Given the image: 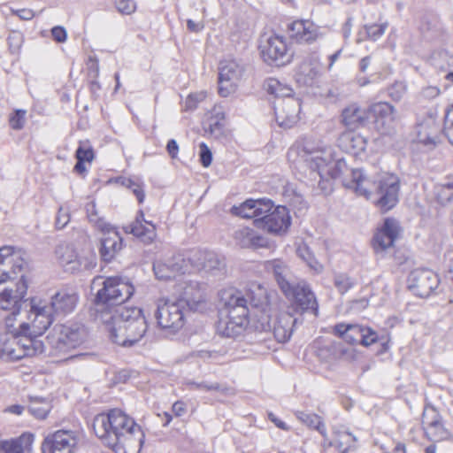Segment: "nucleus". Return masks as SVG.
Segmentation results:
<instances>
[{"label":"nucleus","mask_w":453,"mask_h":453,"mask_svg":"<svg viewBox=\"0 0 453 453\" xmlns=\"http://www.w3.org/2000/svg\"><path fill=\"white\" fill-rule=\"evenodd\" d=\"M333 441H328V446H334L340 453H347L356 448L357 438L348 431H334Z\"/></svg>","instance_id":"58836bf2"},{"label":"nucleus","mask_w":453,"mask_h":453,"mask_svg":"<svg viewBox=\"0 0 453 453\" xmlns=\"http://www.w3.org/2000/svg\"><path fill=\"white\" fill-rule=\"evenodd\" d=\"M265 270L273 273L283 294L289 293V288L297 281L287 264L280 259L266 261Z\"/></svg>","instance_id":"bb28decb"},{"label":"nucleus","mask_w":453,"mask_h":453,"mask_svg":"<svg viewBox=\"0 0 453 453\" xmlns=\"http://www.w3.org/2000/svg\"><path fill=\"white\" fill-rule=\"evenodd\" d=\"M115 6L118 12L124 15H130L136 10V4L134 0H117Z\"/></svg>","instance_id":"4d7b16f0"},{"label":"nucleus","mask_w":453,"mask_h":453,"mask_svg":"<svg viewBox=\"0 0 453 453\" xmlns=\"http://www.w3.org/2000/svg\"><path fill=\"white\" fill-rule=\"evenodd\" d=\"M28 264L20 251H14L12 247L0 249V272H9L12 276H18L27 270Z\"/></svg>","instance_id":"5701e85b"},{"label":"nucleus","mask_w":453,"mask_h":453,"mask_svg":"<svg viewBox=\"0 0 453 453\" xmlns=\"http://www.w3.org/2000/svg\"><path fill=\"white\" fill-rule=\"evenodd\" d=\"M331 149V147L322 144L321 142L303 138L289 149L288 157H291L296 155L299 161L306 163L311 170L318 169L320 165L319 157H324V150Z\"/></svg>","instance_id":"4468645a"},{"label":"nucleus","mask_w":453,"mask_h":453,"mask_svg":"<svg viewBox=\"0 0 453 453\" xmlns=\"http://www.w3.org/2000/svg\"><path fill=\"white\" fill-rule=\"evenodd\" d=\"M347 188L372 200L383 212L394 208L398 203L399 178L387 172L365 173L363 169L351 171V180L344 182Z\"/></svg>","instance_id":"f03ea898"},{"label":"nucleus","mask_w":453,"mask_h":453,"mask_svg":"<svg viewBox=\"0 0 453 453\" xmlns=\"http://www.w3.org/2000/svg\"><path fill=\"white\" fill-rule=\"evenodd\" d=\"M18 276H12L9 272H0V286L7 280H12ZM27 290V284L25 280V274H20L19 282L12 287H6L0 289V308L3 310L19 311V303L25 297Z\"/></svg>","instance_id":"f8f14e48"},{"label":"nucleus","mask_w":453,"mask_h":453,"mask_svg":"<svg viewBox=\"0 0 453 453\" xmlns=\"http://www.w3.org/2000/svg\"><path fill=\"white\" fill-rule=\"evenodd\" d=\"M55 254L66 272L73 273L81 270V262L73 245L61 243L56 248Z\"/></svg>","instance_id":"7c9ffc66"},{"label":"nucleus","mask_w":453,"mask_h":453,"mask_svg":"<svg viewBox=\"0 0 453 453\" xmlns=\"http://www.w3.org/2000/svg\"><path fill=\"white\" fill-rule=\"evenodd\" d=\"M121 183L134 193L139 203H142L144 201L145 194L140 183H137L131 179H124Z\"/></svg>","instance_id":"5fc2aeb1"},{"label":"nucleus","mask_w":453,"mask_h":453,"mask_svg":"<svg viewBox=\"0 0 453 453\" xmlns=\"http://www.w3.org/2000/svg\"><path fill=\"white\" fill-rule=\"evenodd\" d=\"M388 27V23L382 24H372L365 26L366 35L372 41L378 40L382 35H384Z\"/></svg>","instance_id":"864d4df0"},{"label":"nucleus","mask_w":453,"mask_h":453,"mask_svg":"<svg viewBox=\"0 0 453 453\" xmlns=\"http://www.w3.org/2000/svg\"><path fill=\"white\" fill-rule=\"evenodd\" d=\"M76 443L73 432L59 430L44 439L42 450V453H73Z\"/></svg>","instance_id":"aec40b11"},{"label":"nucleus","mask_w":453,"mask_h":453,"mask_svg":"<svg viewBox=\"0 0 453 453\" xmlns=\"http://www.w3.org/2000/svg\"><path fill=\"white\" fill-rule=\"evenodd\" d=\"M431 64L441 72L451 70L453 69V54L445 50H437L431 56Z\"/></svg>","instance_id":"37998d69"},{"label":"nucleus","mask_w":453,"mask_h":453,"mask_svg":"<svg viewBox=\"0 0 453 453\" xmlns=\"http://www.w3.org/2000/svg\"><path fill=\"white\" fill-rule=\"evenodd\" d=\"M274 110L279 126L290 128L299 120L301 104L297 98H288L283 100Z\"/></svg>","instance_id":"a878e982"},{"label":"nucleus","mask_w":453,"mask_h":453,"mask_svg":"<svg viewBox=\"0 0 453 453\" xmlns=\"http://www.w3.org/2000/svg\"><path fill=\"white\" fill-rule=\"evenodd\" d=\"M248 296L250 298L248 304L252 308L259 309L263 312V319L267 321L268 327H270V316L268 314L270 311V300L266 289L258 285L254 290L248 293Z\"/></svg>","instance_id":"c9c22d12"},{"label":"nucleus","mask_w":453,"mask_h":453,"mask_svg":"<svg viewBox=\"0 0 453 453\" xmlns=\"http://www.w3.org/2000/svg\"><path fill=\"white\" fill-rule=\"evenodd\" d=\"M297 323V319L294 318L290 312H281L277 317L273 326V335L279 342H288Z\"/></svg>","instance_id":"2f4dec72"},{"label":"nucleus","mask_w":453,"mask_h":453,"mask_svg":"<svg viewBox=\"0 0 453 453\" xmlns=\"http://www.w3.org/2000/svg\"><path fill=\"white\" fill-rule=\"evenodd\" d=\"M422 423L424 425L426 435L429 440L439 441L449 436V433L444 428L435 410H426L423 413Z\"/></svg>","instance_id":"c85d7f7f"},{"label":"nucleus","mask_w":453,"mask_h":453,"mask_svg":"<svg viewBox=\"0 0 453 453\" xmlns=\"http://www.w3.org/2000/svg\"><path fill=\"white\" fill-rule=\"evenodd\" d=\"M284 296L293 302L302 312L311 311L315 316H318L319 305L317 299L305 281H296L289 288V293L285 292Z\"/></svg>","instance_id":"dca6fc26"},{"label":"nucleus","mask_w":453,"mask_h":453,"mask_svg":"<svg viewBox=\"0 0 453 453\" xmlns=\"http://www.w3.org/2000/svg\"><path fill=\"white\" fill-rule=\"evenodd\" d=\"M125 232L132 234L144 243H151L156 238V226L153 223L142 224L139 217L129 226L125 227Z\"/></svg>","instance_id":"f704fd0d"},{"label":"nucleus","mask_w":453,"mask_h":453,"mask_svg":"<svg viewBox=\"0 0 453 453\" xmlns=\"http://www.w3.org/2000/svg\"><path fill=\"white\" fill-rule=\"evenodd\" d=\"M153 271L155 273L156 277L158 280H172L173 279V274L169 271V268L165 263L156 262L153 265Z\"/></svg>","instance_id":"6e6d98bb"},{"label":"nucleus","mask_w":453,"mask_h":453,"mask_svg":"<svg viewBox=\"0 0 453 453\" xmlns=\"http://www.w3.org/2000/svg\"><path fill=\"white\" fill-rule=\"evenodd\" d=\"M296 417L303 424L311 428L316 429L319 434L326 439V429L321 418L315 413L306 411H296Z\"/></svg>","instance_id":"ea45409f"},{"label":"nucleus","mask_w":453,"mask_h":453,"mask_svg":"<svg viewBox=\"0 0 453 453\" xmlns=\"http://www.w3.org/2000/svg\"><path fill=\"white\" fill-rule=\"evenodd\" d=\"M338 144L347 153L358 155L365 150L367 140L363 135L349 130L340 135Z\"/></svg>","instance_id":"473e14b6"},{"label":"nucleus","mask_w":453,"mask_h":453,"mask_svg":"<svg viewBox=\"0 0 453 453\" xmlns=\"http://www.w3.org/2000/svg\"><path fill=\"white\" fill-rule=\"evenodd\" d=\"M400 231L397 220L388 218L383 226L373 237V249L376 252H383L393 246Z\"/></svg>","instance_id":"393cba45"},{"label":"nucleus","mask_w":453,"mask_h":453,"mask_svg":"<svg viewBox=\"0 0 453 453\" xmlns=\"http://www.w3.org/2000/svg\"><path fill=\"white\" fill-rule=\"evenodd\" d=\"M206 132H209V134L215 138L223 136L225 134L224 120L217 118H210L209 127L206 129Z\"/></svg>","instance_id":"603ef678"},{"label":"nucleus","mask_w":453,"mask_h":453,"mask_svg":"<svg viewBox=\"0 0 453 453\" xmlns=\"http://www.w3.org/2000/svg\"><path fill=\"white\" fill-rule=\"evenodd\" d=\"M408 288L419 297H427L439 285L438 276L431 270L415 269L408 276Z\"/></svg>","instance_id":"f3484780"},{"label":"nucleus","mask_w":453,"mask_h":453,"mask_svg":"<svg viewBox=\"0 0 453 453\" xmlns=\"http://www.w3.org/2000/svg\"><path fill=\"white\" fill-rule=\"evenodd\" d=\"M206 97L204 92H199L195 94H190L185 101L184 108L186 111H193L197 107V104L203 102Z\"/></svg>","instance_id":"052dcab7"},{"label":"nucleus","mask_w":453,"mask_h":453,"mask_svg":"<svg viewBox=\"0 0 453 453\" xmlns=\"http://www.w3.org/2000/svg\"><path fill=\"white\" fill-rule=\"evenodd\" d=\"M113 342L131 347L145 334L148 325L142 310L138 307L119 306L110 323H104Z\"/></svg>","instance_id":"39448f33"},{"label":"nucleus","mask_w":453,"mask_h":453,"mask_svg":"<svg viewBox=\"0 0 453 453\" xmlns=\"http://www.w3.org/2000/svg\"><path fill=\"white\" fill-rule=\"evenodd\" d=\"M26 111L17 110L10 117L9 122L12 129L19 130L25 124Z\"/></svg>","instance_id":"e2e57ef3"},{"label":"nucleus","mask_w":453,"mask_h":453,"mask_svg":"<svg viewBox=\"0 0 453 453\" xmlns=\"http://www.w3.org/2000/svg\"><path fill=\"white\" fill-rule=\"evenodd\" d=\"M179 302L190 311H200L205 308L206 299L204 288L196 280H189L184 282Z\"/></svg>","instance_id":"6ab92c4d"},{"label":"nucleus","mask_w":453,"mask_h":453,"mask_svg":"<svg viewBox=\"0 0 453 453\" xmlns=\"http://www.w3.org/2000/svg\"><path fill=\"white\" fill-rule=\"evenodd\" d=\"M388 96L395 101H400L406 92V86L403 82H395L388 89Z\"/></svg>","instance_id":"0e129e2a"},{"label":"nucleus","mask_w":453,"mask_h":453,"mask_svg":"<svg viewBox=\"0 0 453 453\" xmlns=\"http://www.w3.org/2000/svg\"><path fill=\"white\" fill-rule=\"evenodd\" d=\"M188 261L192 268L197 271H222L226 268L225 257L211 250H194Z\"/></svg>","instance_id":"412c9836"},{"label":"nucleus","mask_w":453,"mask_h":453,"mask_svg":"<svg viewBox=\"0 0 453 453\" xmlns=\"http://www.w3.org/2000/svg\"><path fill=\"white\" fill-rule=\"evenodd\" d=\"M255 232L249 227H242L234 232V238L242 248H250Z\"/></svg>","instance_id":"de8ad7c7"},{"label":"nucleus","mask_w":453,"mask_h":453,"mask_svg":"<svg viewBox=\"0 0 453 453\" xmlns=\"http://www.w3.org/2000/svg\"><path fill=\"white\" fill-rule=\"evenodd\" d=\"M259 48L264 61L268 65L280 66L291 60L292 56L282 36L270 35L262 39Z\"/></svg>","instance_id":"2eb2a0df"},{"label":"nucleus","mask_w":453,"mask_h":453,"mask_svg":"<svg viewBox=\"0 0 453 453\" xmlns=\"http://www.w3.org/2000/svg\"><path fill=\"white\" fill-rule=\"evenodd\" d=\"M334 284L342 295L348 292L355 285V280L346 273H337L334 278Z\"/></svg>","instance_id":"09e8293b"},{"label":"nucleus","mask_w":453,"mask_h":453,"mask_svg":"<svg viewBox=\"0 0 453 453\" xmlns=\"http://www.w3.org/2000/svg\"><path fill=\"white\" fill-rule=\"evenodd\" d=\"M441 126L435 117L429 115L416 127L417 141L426 146H435L441 142Z\"/></svg>","instance_id":"b1692460"},{"label":"nucleus","mask_w":453,"mask_h":453,"mask_svg":"<svg viewBox=\"0 0 453 453\" xmlns=\"http://www.w3.org/2000/svg\"><path fill=\"white\" fill-rule=\"evenodd\" d=\"M90 222L102 233L99 253L104 262H111L123 247V240L116 227L104 219H96L90 215Z\"/></svg>","instance_id":"9d476101"},{"label":"nucleus","mask_w":453,"mask_h":453,"mask_svg":"<svg viewBox=\"0 0 453 453\" xmlns=\"http://www.w3.org/2000/svg\"><path fill=\"white\" fill-rule=\"evenodd\" d=\"M374 118L375 128L384 135H391L397 126L396 111L393 105L386 102L376 103L370 107Z\"/></svg>","instance_id":"a211bd4d"},{"label":"nucleus","mask_w":453,"mask_h":453,"mask_svg":"<svg viewBox=\"0 0 453 453\" xmlns=\"http://www.w3.org/2000/svg\"><path fill=\"white\" fill-rule=\"evenodd\" d=\"M20 353L19 359L33 357L44 352V343L37 336H32L28 332L20 334Z\"/></svg>","instance_id":"e433bc0d"},{"label":"nucleus","mask_w":453,"mask_h":453,"mask_svg":"<svg viewBox=\"0 0 453 453\" xmlns=\"http://www.w3.org/2000/svg\"><path fill=\"white\" fill-rule=\"evenodd\" d=\"M342 117L343 124L349 130L364 127L368 119L366 111L356 104H352L344 108L342 112Z\"/></svg>","instance_id":"72a5a7b5"},{"label":"nucleus","mask_w":453,"mask_h":453,"mask_svg":"<svg viewBox=\"0 0 453 453\" xmlns=\"http://www.w3.org/2000/svg\"><path fill=\"white\" fill-rule=\"evenodd\" d=\"M334 333L349 344L368 347L380 341L376 331L358 324H337L334 327Z\"/></svg>","instance_id":"ddd939ff"},{"label":"nucleus","mask_w":453,"mask_h":453,"mask_svg":"<svg viewBox=\"0 0 453 453\" xmlns=\"http://www.w3.org/2000/svg\"><path fill=\"white\" fill-rule=\"evenodd\" d=\"M92 427L102 442L115 453H138L143 443L141 426L118 409L96 415Z\"/></svg>","instance_id":"f257e3e1"},{"label":"nucleus","mask_w":453,"mask_h":453,"mask_svg":"<svg viewBox=\"0 0 453 453\" xmlns=\"http://www.w3.org/2000/svg\"><path fill=\"white\" fill-rule=\"evenodd\" d=\"M320 158V165L318 169H312V172H317L320 179L326 178L336 179L341 176L343 171L347 168L346 163L342 159H334L333 150H324V157Z\"/></svg>","instance_id":"cd10ccee"},{"label":"nucleus","mask_w":453,"mask_h":453,"mask_svg":"<svg viewBox=\"0 0 453 453\" xmlns=\"http://www.w3.org/2000/svg\"><path fill=\"white\" fill-rule=\"evenodd\" d=\"M443 131L449 142L453 145V105L446 112Z\"/></svg>","instance_id":"bf43d9fd"},{"label":"nucleus","mask_w":453,"mask_h":453,"mask_svg":"<svg viewBox=\"0 0 453 453\" xmlns=\"http://www.w3.org/2000/svg\"><path fill=\"white\" fill-rule=\"evenodd\" d=\"M188 310L179 300L159 299L157 303L155 318L159 327L176 333L186 322Z\"/></svg>","instance_id":"6e6552de"},{"label":"nucleus","mask_w":453,"mask_h":453,"mask_svg":"<svg viewBox=\"0 0 453 453\" xmlns=\"http://www.w3.org/2000/svg\"><path fill=\"white\" fill-rule=\"evenodd\" d=\"M165 264L167 265L169 271L173 274V279L178 275L185 274L187 273H189L190 267H192L188 258L186 259L181 255L173 257L165 262Z\"/></svg>","instance_id":"c03bdc74"},{"label":"nucleus","mask_w":453,"mask_h":453,"mask_svg":"<svg viewBox=\"0 0 453 453\" xmlns=\"http://www.w3.org/2000/svg\"><path fill=\"white\" fill-rule=\"evenodd\" d=\"M50 411V404L47 401L35 397L31 398L28 411L36 418L43 419Z\"/></svg>","instance_id":"a18cd8bd"},{"label":"nucleus","mask_w":453,"mask_h":453,"mask_svg":"<svg viewBox=\"0 0 453 453\" xmlns=\"http://www.w3.org/2000/svg\"><path fill=\"white\" fill-rule=\"evenodd\" d=\"M15 335L5 334L0 335V354L3 358L8 360H19V354L20 349H13L12 345H15Z\"/></svg>","instance_id":"79ce46f5"},{"label":"nucleus","mask_w":453,"mask_h":453,"mask_svg":"<svg viewBox=\"0 0 453 453\" xmlns=\"http://www.w3.org/2000/svg\"><path fill=\"white\" fill-rule=\"evenodd\" d=\"M8 45L12 53H16L23 42V35L18 31H12L7 38Z\"/></svg>","instance_id":"13d9d810"},{"label":"nucleus","mask_w":453,"mask_h":453,"mask_svg":"<svg viewBox=\"0 0 453 453\" xmlns=\"http://www.w3.org/2000/svg\"><path fill=\"white\" fill-rule=\"evenodd\" d=\"M33 442V434H23L17 439L4 441L2 449L0 448V453H30Z\"/></svg>","instance_id":"4c0bfd02"},{"label":"nucleus","mask_w":453,"mask_h":453,"mask_svg":"<svg viewBox=\"0 0 453 453\" xmlns=\"http://www.w3.org/2000/svg\"><path fill=\"white\" fill-rule=\"evenodd\" d=\"M319 75V62L314 56L303 59L296 68L295 78L302 86H311Z\"/></svg>","instance_id":"c756f323"},{"label":"nucleus","mask_w":453,"mask_h":453,"mask_svg":"<svg viewBox=\"0 0 453 453\" xmlns=\"http://www.w3.org/2000/svg\"><path fill=\"white\" fill-rule=\"evenodd\" d=\"M76 159L91 162L94 159V150L88 141H81L75 151Z\"/></svg>","instance_id":"3c124183"},{"label":"nucleus","mask_w":453,"mask_h":453,"mask_svg":"<svg viewBox=\"0 0 453 453\" xmlns=\"http://www.w3.org/2000/svg\"><path fill=\"white\" fill-rule=\"evenodd\" d=\"M83 330L77 325H58L47 336L51 354L60 356L79 346L83 341Z\"/></svg>","instance_id":"1a4fd4ad"},{"label":"nucleus","mask_w":453,"mask_h":453,"mask_svg":"<svg viewBox=\"0 0 453 453\" xmlns=\"http://www.w3.org/2000/svg\"><path fill=\"white\" fill-rule=\"evenodd\" d=\"M297 254L316 273H319L323 271V265L314 257L313 254L306 245L299 246L297 249Z\"/></svg>","instance_id":"49530a36"},{"label":"nucleus","mask_w":453,"mask_h":453,"mask_svg":"<svg viewBox=\"0 0 453 453\" xmlns=\"http://www.w3.org/2000/svg\"><path fill=\"white\" fill-rule=\"evenodd\" d=\"M199 150V157L202 165L203 167L210 166L212 161V153L211 150L204 142L200 143Z\"/></svg>","instance_id":"338daca9"},{"label":"nucleus","mask_w":453,"mask_h":453,"mask_svg":"<svg viewBox=\"0 0 453 453\" xmlns=\"http://www.w3.org/2000/svg\"><path fill=\"white\" fill-rule=\"evenodd\" d=\"M18 311H13L8 317L5 319V325L8 330L9 334H22L27 332H29L30 326L27 323L22 322L16 327L13 324V320L15 319V316L17 315Z\"/></svg>","instance_id":"8fccbe9b"},{"label":"nucleus","mask_w":453,"mask_h":453,"mask_svg":"<svg viewBox=\"0 0 453 453\" xmlns=\"http://www.w3.org/2000/svg\"><path fill=\"white\" fill-rule=\"evenodd\" d=\"M231 212L244 219H254V225L270 234L285 233L291 224V217L285 206L274 207L266 198L248 199L239 206H233Z\"/></svg>","instance_id":"20e7f679"},{"label":"nucleus","mask_w":453,"mask_h":453,"mask_svg":"<svg viewBox=\"0 0 453 453\" xmlns=\"http://www.w3.org/2000/svg\"><path fill=\"white\" fill-rule=\"evenodd\" d=\"M98 288L93 307L90 310L94 319L100 323H110L113 318L114 310L128 300L134 294V288L130 283L119 277H96L91 289Z\"/></svg>","instance_id":"7ed1b4c3"},{"label":"nucleus","mask_w":453,"mask_h":453,"mask_svg":"<svg viewBox=\"0 0 453 453\" xmlns=\"http://www.w3.org/2000/svg\"><path fill=\"white\" fill-rule=\"evenodd\" d=\"M70 221V214L68 209L60 207L56 217V227L58 229H63Z\"/></svg>","instance_id":"774afa93"},{"label":"nucleus","mask_w":453,"mask_h":453,"mask_svg":"<svg viewBox=\"0 0 453 453\" xmlns=\"http://www.w3.org/2000/svg\"><path fill=\"white\" fill-rule=\"evenodd\" d=\"M244 73V65L237 59H225L219 68V93L228 96L234 93Z\"/></svg>","instance_id":"9b49d317"},{"label":"nucleus","mask_w":453,"mask_h":453,"mask_svg":"<svg viewBox=\"0 0 453 453\" xmlns=\"http://www.w3.org/2000/svg\"><path fill=\"white\" fill-rule=\"evenodd\" d=\"M265 88L269 94L274 95L276 97L286 98L285 100L293 98V88L286 84H283L277 79H268L265 83Z\"/></svg>","instance_id":"a19ab883"},{"label":"nucleus","mask_w":453,"mask_h":453,"mask_svg":"<svg viewBox=\"0 0 453 453\" xmlns=\"http://www.w3.org/2000/svg\"><path fill=\"white\" fill-rule=\"evenodd\" d=\"M437 200L440 203L444 204L453 198V190L447 184L443 183L438 187L436 193Z\"/></svg>","instance_id":"69168bd1"},{"label":"nucleus","mask_w":453,"mask_h":453,"mask_svg":"<svg viewBox=\"0 0 453 453\" xmlns=\"http://www.w3.org/2000/svg\"><path fill=\"white\" fill-rule=\"evenodd\" d=\"M250 308L248 299L240 291L230 293L220 311L217 323V332L226 337H236L246 329Z\"/></svg>","instance_id":"0eeeda50"},{"label":"nucleus","mask_w":453,"mask_h":453,"mask_svg":"<svg viewBox=\"0 0 453 453\" xmlns=\"http://www.w3.org/2000/svg\"><path fill=\"white\" fill-rule=\"evenodd\" d=\"M79 296L73 289H61L51 297L49 304H33L31 311L35 315L32 326L39 334L52 324L56 317L65 316L73 312L78 303Z\"/></svg>","instance_id":"423d86ee"},{"label":"nucleus","mask_w":453,"mask_h":453,"mask_svg":"<svg viewBox=\"0 0 453 453\" xmlns=\"http://www.w3.org/2000/svg\"><path fill=\"white\" fill-rule=\"evenodd\" d=\"M289 37L297 43H312L321 33L319 27L309 19L293 21L288 25Z\"/></svg>","instance_id":"4be33fe9"},{"label":"nucleus","mask_w":453,"mask_h":453,"mask_svg":"<svg viewBox=\"0 0 453 453\" xmlns=\"http://www.w3.org/2000/svg\"><path fill=\"white\" fill-rule=\"evenodd\" d=\"M187 385L189 387L190 389H198V390H204V391H211V390H216V391H223L224 388L222 386H220L219 383H207L204 381H202L200 383L196 381H188Z\"/></svg>","instance_id":"680f3d73"}]
</instances>
